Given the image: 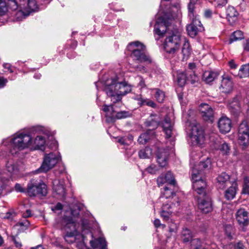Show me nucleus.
Instances as JSON below:
<instances>
[{"label": "nucleus", "instance_id": "obj_1", "mask_svg": "<svg viewBox=\"0 0 249 249\" xmlns=\"http://www.w3.org/2000/svg\"><path fill=\"white\" fill-rule=\"evenodd\" d=\"M81 233L78 230L79 224L76 223L72 218L66 217L64 218L63 230L65 232L64 238L68 244L74 242L77 243L79 249H83L86 239V234L89 235L92 239L90 240V246L95 249H107V242L105 239L99 238L93 239V234L90 232L87 219L81 220Z\"/></svg>", "mask_w": 249, "mask_h": 249}, {"label": "nucleus", "instance_id": "obj_2", "mask_svg": "<svg viewBox=\"0 0 249 249\" xmlns=\"http://www.w3.org/2000/svg\"><path fill=\"white\" fill-rule=\"evenodd\" d=\"M81 233L78 230L79 224L76 223L72 218L66 217L64 218L63 230L65 232L64 238L68 244L74 242L77 243L79 249H83L86 239V234L89 235L92 239L90 240V246L95 249H107V242L105 239L99 238L93 239V234L90 232L87 219L81 220Z\"/></svg>", "mask_w": 249, "mask_h": 249}, {"label": "nucleus", "instance_id": "obj_3", "mask_svg": "<svg viewBox=\"0 0 249 249\" xmlns=\"http://www.w3.org/2000/svg\"><path fill=\"white\" fill-rule=\"evenodd\" d=\"M161 196L160 197V200L163 202L160 212V216L163 220L167 221L169 219L170 216L172 213H177L179 210V202L178 200L176 203L172 202L170 200L165 201V199L170 198L174 194L171 189L167 187L164 188V191L161 192Z\"/></svg>", "mask_w": 249, "mask_h": 249}, {"label": "nucleus", "instance_id": "obj_4", "mask_svg": "<svg viewBox=\"0 0 249 249\" xmlns=\"http://www.w3.org/2000/svg\"><path fill=\"white\" fill-rule=\"evenodd\" d=\"M104 90L111 101L115 103L121 100L122 96L130 91L131 88L125 82H117L114 80L106 86Z\"/></svg>", "mask_w": 249, "mask_h": 249}, {"label": "nucleus", "instance_id": "obj_5", "mask_svg": "<svg viewBox=\"0 0 249 249\" xmlns=\"http://www.w3.org/2000/svg\"><path fill=\"white\" fill-rule=\"evenodd\" d=\"M32 143V137L30 135L22 132L17 133L10 140V152L12 155L17 154L21 150L31 148Z\"/></svg>", "mask_w": 249, "mask_h": 249}, {"label": "nucleus", "instance_id": "obj_6", "mask_svg": "<svg viewBox=\"0 0 249 249\" xmlns=\"http://www.w3.org/2000/svg\"><path fill=\"white\" fill-rule=\"evenodd\" d=\"M127 48L131 52V56L134 60L140 62L151 63L152 62V59L146 53L145 46L141 42L138 41L131 42Z\"/></svg>", "mask_w": 249, "mask_h": 249}, {"label": "nucleus", "instance_id": "obj_7", "mask_svg": "<svg viewBox=\"0 0 249 249\" xmlns=\"http://www.w3.org/2000/svg\"><path fill=\"white\" fill-rule=\"evenodd\" d=\"M197 0H190L188 5V16L192 19V23L187 26L188 34L192 37H195L198 32L203 30L202 24L198 19L196 18V15L194 11L195 4Z\"/></svg>", "mask_w": 249, "mask_h": 249}, {"label": "nucleus", "instance_id": "obj_8", "mask_svg": "<svg viewBox=\"0 0 249 249\" xmlns=\"http://www.w3.org/2000/svg\"><path fill=\"white\" fill-rule=\"evenodd\" d=\"M181 43V34L176 29L169 33L163 43L164 49L167 53L175 54L178 50Z\"/></svg>", "mask_w": 249, "mask_h": 249}, {"label": "nucleus", "instance_id": "obj_9", "mask_svg": "<svg viewBox=\"0 0 249 249\" xmlns=\"http://www.w3.org/2000/svg\"><path fill=\"white\" fill-rule=\"evenodd\" d=\"M61 156L58 153L50 152L45 154L42 163L36 172L46 173L52 169L61 160Z\"/></svg>", "mask_w": 249, "mask_h": 249}, {"label": "nucleus", "instance_id": "obj_10", "mask_svg": "<svg viewBox=\"0 0 249 249\" xmlns=\"http://www.w3.org/2000/svg\"><path fill=\"white\" fill-rule=\"evenodd\" d=\"M192 179L193 187L198 196H204L208 195L206 192L207 184L203 178V175H199L198 171L192 170Z\"/></svg>", "mask_w": 249, "mask_h": 249}, {"label": "nucleus", "instance_id": "obj_11", "mask_svg": "<svg viewBox=\"0 0 249 249\" xmlns=\"http://www.w3.org/2000/svg\"><path fill=\"white\" fill-rule=\"evenodd\" d=\"M26 192L30 196H34L38 195L45 196L47 194L48 191L45 184L39 182L35 179H32L28 184Z\"/></svg>", "mask_w": 249, "mask_h": 249}, {"label": "nucleus", "instance_id": "obj_12", "mask_svg": "<svg viewBox=\"0 0 249 249\" xmlns=\"http://www.w3.org/2000/svg\"><path fill=\"white\" fill-rule=\"evenodd\" d=\"M190 136L192 143L195 145H202L205 140L203 130L198 124H194L192 126Z\"/></svg>", "mask_w": 249, "mask_h": 249}, {"label": "nucleus", "instance_id": "obj_13", "mask_svg": "<svg viewBox=\"0 0 249 249\" xmlns=\"http://www.w3.org/2000/svg\"><path fill=\"white\" fill-rule=\"evenodd\" d=\"M19 7L20 11L18 12V14H22L24 16H28L31 13L36 11L38 9L35 0H28L27 2L24 0H20Z\"/></svg>", "mask_w": 249, "mask_h": 249}, {"label": "nucleus", "instance_id": "obj_14", "mask_svg": "<svg viewBox=\"0 0 249 249\" xmlns=\"http://www.w3.org/2000/svg\"><path fill=\"white\" fill-rule=\"evenodd\" d=\"M197 207L204 213H208L213 210L212 200L209 195L204 196H197Z\"/></svg>", "mask_w": 249, "mask_h": 249}, {"label": "nucleus", "instance_id": "obj_15", "mask_svg": "<svg viewBox=\"0 0 249 249\" xmlns=\"http://www.w3.org/2000/svg\"><path fill=\"white\" fill-rule=\"evenodd\" d=\"M199 109L203 119L213 123L214 121V112L212 107L207 104H200Z\"/></svg>", "mask_w": 249, "mask_h": 249}, {"label": "nucleus", "instance_id": "obj_16", "mask_svg": "<svg viewBox=\"0 0 249 249\" xmlns=\"http://www.w3.org/2000/svg\"><path fill=\"white\" fill-rule=\"evenodd\" d=\"M174 123L168 115L166 116L163 121L161 123V126L164 132L166 138H171L172 142H174V138L172 137Z\"/></svg>", "mask_w": 249, "mask_h": 249}, {"label": "nucleus", "instance_id": "obj_17", "mask_svg": "<svg viewBox=\"0 0 249 249\" xmlns=\"http://www.w3.org/2000/svg\"><path fill=\"white\" fill-rule=\"evenodd\" d=\"M218 127L222 133L229 132L231 128V123L230 119L225 116L221 117L218 122Z\"/></svg>", "mask_w": 249, "mask_h": 249}, {"label": "nucleus", "instance_id": "obj_18", "mask_svg": "<svg viewBox=\"0 0 249 249\" xmlns=\"http://www.w3.org/2000/svg\"><path fill=\"white\" fill-rule=\"evenodd\" d=\"M216 185L219 189H224L226 186L231 184L230 176L225 172L219 175L216 178Z\"/></svg>", "mask_w": 249, "mask_h": 249}, {"label": "nucleus", "instance_id": "obj_19", "mask_svg": "<svg viewBox=\"0 0 249 249\" xmlns=\"http://www.w3.org/2000/svg\"><path fill=\"white\" fill-rule=\"evenodd\" d=\"M236 219L240 225L247 226L249 223L248 213L243 208H240L236 212Z\"/></svg>", "mask_w": 249, "mask_h": 249}, {"label": "nucleus", "instance_id": "obj_20", "mask_svg": "<svg viewBox=\"0 0 249 249\" xmlns=\"http://www.w3.org/2000/svg\"><path fill=\"white\" fill-rule=\"evenodd\" d=\"M170 30V26L165 21H157L155 25L154 32L159 36H163L165 33Z\"/></svg>", "mask_w": 249, "mask_h": 249}, {"label": "nucleus", "instance_id": "obj_21", "mask_svg": "<svg viewBox=\"0 0 249 249\" xmlns=\"http://www.w3.org/2000/svg\"><path fill=\"white\" fill-rule=\"evenodd\" d=\"M226 18L231 25L234 24L238 20V12L233 6H229L226 10Z\"/></svg>", "mask_w": 249, "mask_h": 249}, {"label": "nucleus", "instance_id": "obj_22", "mask_svg": "<svg viewBox=\"0 0 249 249\" xmlns=\"http://www.w3.org/2000/svg\"><path fill=\"white\" fill-rule=\"evenodd\" d=\"M53 191L59 197H64L66 195L64 182L63 180H55L53 182Z\"/></svg>", "mask_w": 249, "mask_h": 249}, {"label": "nucleus", "instance_id": "obj_23", "mask_svg": "<svg viewBox=\"0 0 249 249\" xmlns=\"http://www.w3.org/2000/svg\"><path fill=\"white\" fill-rule=\"evenodd\" d=\"M211 160L207 158L205 160L200 161L197 165L195 166L193 170H196L198 171L199 175H203L206 173V171L211 167Z\"/></svg>", "mask_w": 249, "mask_h": 249}, {"label": "nucleus", "instance_id": "obj_24", "mask_svg": "<svg viewBox=\"0 0 249 249\" xmlns=\"http://www.w3.org/2000/svg\"><path fill=\"white\" fill-rule=\"evenodd\" d=\"M168 153L164 149H159L157 153V161L161 167H165L167 164Z\"/></svg>", "mask_w": 249, "mask_h": 249}, {"label": "nucleus", "instance_id": "obj_25", "mask_svg": "<svg viewBox=\"0 0 249 249\" xmlns=\"http://www.w3.org/2000/svg\"><path fill=\"white\" fill-rule=\"evenodd\" d=\"M166 182L173 185H175L176 184L174 177L170 172H168L164 177L161 176L157 178V183L159 186Z\"/></svg>", "mask_w": 249, "mask_h": 249}, {"label": "nucleus", "instance_id": "obj_26", "mask_svg": "<svg viewBox=\"0 0 249 249\" xmlns=\"http://www.w3.org/2000/svg\"><path fill=\"white\" fill-rule=\"evenodd\" d=\"M32 145L31 149L43 150L45 144V138L40 136H37L34 140L32 139Z\"/></svg>", "mask_w": 249, "mask_h": 249}, {"label": "nucleus", "instance_id": "obj_27", "mask_svg": "<svg viewBox=\"0 0 249 249\" xmlns=\"http://www.w3.org/2000/svg\"><path fill=\"white\" fill-rule=\"evenodd\" d=\"M220 88L222 89L223 92L230 93L233 88V84L231 79L228 76L223 77L221 81Z\"/></svg>", "mask_w": 249, "mask_h": 249}, {"label": "nucleus", "instance_id": "obj_28", "mask_svg": "<svg viewBox=\"0 0 249 249\" xmlns=\"http://www.w3.org/2000/svg\"><path fill=\"white\" fill-rule=\"evenodd\" d=\"M218 75V72L211 71H205L203 74L202 79L206 83L209 84L216 79Z\"/></svg>", "mask_w": 249, "mask_h": 249}, {"label": "nucleus", "instance_id": "obj_29", "mask_svg": "<svg viewBox=\"0 0 249 249\" xmlns=\"http://www.w3.org/2000/svg\"><path fill=\"white\" fill-rule=\"evenodd\" d=\"M160 122V118L157 114H151L146 122V125L147 126H151L152 129L156 128L159 125Z\"/></svg>", "mask_w": 249, "mask_h": 249}, {"label": "nucleus", "instance_id": "obj_30", "mask_svg": "<svg viewBox=\"0 0 249 249\" xmlns=\"http://www.w3.org/2000/svg\"><path fill=\"white\" fill-rule=\"evenodd\" d=\"M231 73L235 76L240 78L247 77L249 76V63L243 65L238 72H231Z\"/></svg>", "mask_w": 249, "mask_h": 249}, {"label": "nucleus", "instance_id": "obj_31", "mask_svg": "<svg viewBox=\"0 0 249 249\" xmlns=\"http://www.w3.org/2000/svg\"><path fill=\"white\" fill-rule=\"evenodd\" d=\"M103 110L106 113L107 121L108 123L113 122V115L115 113V110L112 106L104 105Z\"/></svg>", "mask_w": 249, "mask_h": 249}, {"label": "nucleus", "instance_id": "obj_32", "mask_svg": "<svg viewBox=\"0 0 249 249\" xmlns=\"http://www.w3.org/2000/svg\"><path fill=\"white\" fill-rule=\"evenodd\" d=\"M236 182H233L231 186L225 191V196L227 199H232L235 197L236 193Z\"/></svg>", "mask_w": 249, "mask_h": 249}, {"label": "nucleus", "instance_id": "obj_33", "mask_svg": "<svg viewBox=\"0 0 249 249\" xmlns=\"http://www.w3.org/2000/svg\"><path fill=\"white\" fill-rule=\"evenodd\" d=\"M154 132L147 130L146 132L141 134L138 140V142L142 144L146 143L153 136Z\"/></svg>", "mask_w": 249, "mask_h": 249}, {"label": "nucleus", "instance_id": "obj_34", "mask_svg": "<svg viewBox=\"0 0 249 249\" xmlns=\"http://www.w3.org/2000/svg\"><path fill=\"white\" fill-rule=\"evenodd\" d=\"M180 237L183 242H188L192 240L193 234L189 229L185 228L181 231Z\"/></svg>", "mask_w": 249, "mask_h": 249}, {"label": "nucleus", "instance_id": "obj_35", "mask_svg": "<svg viewBox=\"0 0 249 249\" xmlns=\"http://www.w3.org/2000/svg\"><path fill=\"white\" fill-rule=\"evenodd\" d=\"M238 141L243 148H246L249 145V135H238Z\"/></svg>", "mask_w": 249, "mask_h": 249}, {"label": "nucleus", "instance_id": "obj_36", "mask_svg": "<svg viewBox=\"0 0 249 249\" xmlns=\"http://www.w3.org/2000/svg\"><path fill=\"white\" fill-rule=\"evenodd\" d=\"M249 135V126L246 121L242 122L239 125L238 135Z\"/></svg>", "mask_w": 249, "mask_h": 249}, {"label": "nucleus", "instance_id": "obj_37", "mask_svg": "<svg viewBox=\"0 0 249 249\" xmlns=\"http://www.w3.org/2000/svg\"><path fill=\"white\" fill-rule=\"evenodd\" d=\"M152 154V149L146 147L144 149H141L139 152V156L141 159L149 158Z\"/></svg>", "mask_w": 249, "mask_h": 249}, {"label": "nucleus", "instance_id": "obj_38", "mask_svg": "<svg viewBox=\"0 0 249 249\" xmlns=\"http://www.w3.org/2000/svg\"><path fill=\"white\" fill-rule=\"evenodd\" d=\"M244 38L243 33L241 31H236L234 32L231 35L230 40L229 43L231 44L233 41H235L238 40H241Z\"/></svg>", "mask_w": 249, "mask_h": 249}, {"label": "nucleus", "instance_id": "obj_39", "mask_svg": "<svg viewBox=\"0 0 249 249\" xmlns=\"http://www.w3.org/2000/svg\"><path fill=\"white\" fill-rule=\"evenodd\" d=\"M133 140V137L129 135L127 137L118 138V142L122 145H128L132 143Z\"/></svg>", "mask_w": 249, "mask_h": 249}, {"label": "nucleus", "instance_id": "obj_40", "mask_svg": "<svg viewBox=\"0 0 249 249\" xmlns=\"http://www.w3.org/2000/svg\"><path fill=\"white\" fill-rule=\"evenodd\" d=\"M182 53L183 55V59H187L190 55L191 50L190 47L189 43L188 41H185L183 45Z\"/></svg>", "mask_w": 249, "mask_h": 249}, {"label": "nucleus", "instance_id": "obj_41", "mask_svg": "<svg viewBox=\"0 0 249 249\" xmlns=\"http://www.w3.org/2000/svg\"><path fill=\"white\" fill-rule=\"evenodd\" d=\"M186 81V75L184 72H179L177 75V82L179 86H183Z\"/></svg>", "mask_w": 249, "mask_h": 249}, {"label": "nucleus", "instance_id": "obj_42", "mask_svg": "<svg viewBox=\"0 0 249 249\" xmlns=\"http://www.w3.org/2000/svg\"><path fill=\"white\" fill-rule=\"evenodd\" d=\"M218 149L221 152L223 155H228L230 153V147L228 144L225 142L221 143Z\"/></svg>", "mask_w": 249, "mask_h": 249}, {"label": "nucleus", "instance_id": "obj_43", "mask_svg": "<svg viewBox=\"0 0 249 249\" xmlns=\"http://www.w3.org/2000/svg\"><path fill=\"white\" fill-rule=\"evenodd\" d=\"M113 122L116 119H121L129 116V112L127 111H120L115 113L113 115Z\"/></svg>", "mask_w": 249, "mask_h": 249}, {"label": "nucleus", "instance_id": "obj_44", "mask_svg": "<svg viewBox=\"0 0 249 249\" xmlns=\"http://www.w3.org/2000/svg\"><path fill=\"white\" fill-rule=\"evenodd\" d=\"M234 229L231 225H226L225 226V231L227 236L231 239L234 234Z\"/></svg>", "mask_w": 249, "mask_h": 249}, {"label": "nucleus", "instance_id": "obj_45", "mask_svg": "<svg viewBox=\"0 0 249 249\" xmlns=\"http://www.w3.org/2000/svg\"><path fill=\"white\" fill-rule=\"evenodd\" d=\"M155 97L156 98L158 102H159V103H162L164 100V93L162 91L159 89H157L155 93Z\"/></svg>", "mask_w": 249, "mask_h": 249}, {"label": "nucleus", "instance_id": "obj_46", "mask_svg": "<svg viewBox=\"0 0 249 249\" xmlns=\"http://www.w3.org/2000/svg\"><path fill=\"white\" fill-rule=\"evenodd\" d=\"M229 107L231 111L234 114L237 113L240 110V106L236 102H233L230 104Z\"/></svg>", "mask_w": 249, "mask_h": 249}, {"label": "nucleus", "instance_id": "obj_47", "mask_svg": "<svg viewBox=\"0 0 249 249\" xmlns=\"http://www.w3.org/2000/svg\"><path fill=\"white\" fill-rule=\"evenodd\" d=\"M229 107L231 111L234 114L237 113L240 110V106L236 102H233L230 104Z\"/></svg>", "mask_w": 249, "mask_h": 249}, {"label": "nucleus", "instance_id": "obj_48", "mask_svg": "<svg viewBox=\"0 0 249 249\" xmlns=\"http://www.w3.org/2000/svg\"><path fill=\"white\" fill-rule=\"evenodd\" d=\"M7 171L11 174H16L18 172V168L11 163H8L6 165Z\"/></svg>", "mask_w": 249, "mask_h": 249}, {"label": "nucleus", "instance_id": "obj_49", "mask_svg": "<svg viewBox=\"0 0 249 249\" xmlns=\"http://www.w3.org/2000/svg\"><path fill=\"white\" fill-rule=\"evenodd\" d=\"M7 10L6 4L4 0H0V16L3 15Z\"/></svg>", "mask_w": 249, "mask_h": 249}, {"label": "nucleus", "instance_id": "obj_50", "mask_svg": "<svg viewBox=\"0 0 249 249\" xmlns=\"http://www.w3.org/2000/svg\"><path fill=\"white\" fill-rule=\"evenodd\" d=\"M12 241H13L14 244L16 248L18 249L21 248L22 247V244L18 237L17 236H13Z\"/></svg>", "mask_w": 249, "mask_h": 249}, {"label": "nucleus", "instance_id": "obj_51", "mask_svg": "<svg viewBox=\"0 0 249 249\" xmlns=\"http://www.w3.org/2000/svg\"><path fill=\"white\" fill-rule=\"evenodd\" d=\"M242 193L244 194H249V182H248L247 179H245L244 181Z\"/></svg>", "mask_w": 249, "mask_h": 249}, {"label": "nucleus", "instance_id": "obj_52", "mask_svg": "<svg viewBox=\"0 0 249 249\" xmlns=\"http://www.w3.org/2000/svg\"><path fill=\"white\" fill-rule=\"evenodd\" d=\"M146 170L149 173L154 174L156 173L158 170V168L155 165L152 164L147 167Z\"/></svg>", "mask_w": 249, "mask_h": 249}, {"label": "nucleus", "instance_id": "obj_53", "mask_svg": "<svg viewBox=\"0 0 249 249\" xmlns=\"http://www.w3.org/2000/svg\"><path fill=\"white\" fill-rule=\"evenodd\" d=\"M143 102L142 106L146 105L153 108H155L156 106V104L153 101L149 99H144V102Z\"/></svg>", "mask_w": 249, "mask_h": 249}, {"label": "nucleus", "instance_id": "obj_54", "mask_svg": "<svg viewBox=\"0 0 249 249\" xmlns=\"http://www.w3.org/2000/svg\"><path fill=\"white\" fill-rule=\"evenodd\" d=\"M15 214L11 212H7L5 213H1L0 216L3 219H12Z\"/></svg>", "mask_w": 249, "mask_h": 249}, {"label": "nucleus", "instance_id": "obj_55", "mask_svg": "<svg viewBox=\"0 0 249 249\" xmlns=\"http://www.w3.org/2000/svg\"><path fill=\"white\" fill-rule=\"evenodd\" d=\"M133 98L138 102V104L140 106H142V104L143 103V102H144V98L142 97L141 95H136Z\"/></svg>", "mask_w": 249, "mask_h": 249}, {"label": "nucleus", "instance_id": "obj_56", "mask_svg": "<svg viewBox=\"0 0 249 249\" xmlns=\"http://www.w3.org/2000/svg\"><path fill=\"white\" fill-rule=\"evenodd\" d=\"M30 225V222L28 220L26 219H24L23 221H19L17 224V226H19L20 227H25V228H27Z\"/></svg>", "mask_w": 249, "mask_h": 249}, {"label": "nucleus", "instance_id": "obj_57", "mask_svg": "<svg viewBox=\"0 0 249 249\" xmlns=\"http://www.w3.org/2000/svg\"><path fill=\"white\" fill-rule=\"evenodd\" d=\"M136 70L138 71L141 72L142 73H146L147 72V70L146 68L142 65L137 66L136 68Z\"/></svg>", "mask_w": 249, "mask_h": 249}, {"label": "nucleus", "instance_id": "obj_58", "mask_svg": "<svg viewBox=\"0 0 249 249\" xmlns=\"http://www.w3.org/2000/svg\"><path fill=\"white\" fill-rule=\"evenodd\" d=\"M234 249H245V246L241 242H238L234 244Z\"/></svg>", "mask_w": 249, "mask_h": 249}, {"label": "nucleus", "instance_id": "obj_59", "mask_svg": "<svg viewBox=\"0 0 249 249\" xmlns=\"http://www.w3.org/2000/svg\"><path fill=\"white\" fill-rule=\"evenodd\" d=\"M62 208V205L60 203H57L54 207H52V210L53 211L55 212L57 210H61Z\"/></svg>", "mask_w": 249, "mask_h": 249}, {"label": "nucleus", "instance_id": "obj_60", "mask_svg": "<svg viewBox=\"0 0 249 249\" xmlns=\"http://www.w3.org/2000/svg\"><path fill=\"white\" fill-rule=\"evenodd\" d=\"M229 66L232 71L231 72H234V71L236 69L237 65L234 63L233 60H231L229 62Z\"/></svg>", "mask_w": 249, "mask_h": 249}, {"label": "nucleus", "instance_id": "obj_61", "mask_svg": "<svg viewBox=\"0 0 249 249\" xmlns=\"http://www.w3.org/2000/svg\"><path fill=\"white\" fill-rule=\"evenodd\" d=\"M7 82V80L2 77H0V89L3 88Z\"/></svg>", "mask_w": 249, "mask_h": 249}, {"label": "nucleus", "instance_id": "obj_62", "mask_svg": "<svg viewBox=\"0 0 249 249\" xmlns=\"http://www.w3.org/2000/svg\"><path fill=\"white\" fill-rule=\"evenodd\" d=\"M154 224L156 228H159L162 226L164 228L165 226L164 224H161L160 221L159 219H156L154 221Z\"/></svg>", "mask_w": 249, "mask_h": 249}, {"label": "nucleus", "instance_id": "obj_63", "mask_svg": "<svg viewBox=\"0 0 249 249\" xmlns=\"http://www.w3.org/2000/svg\"><path fill=\"white\" fill-rule=\"evenodd\" d=\"M15 190L17 192H24L25 190L22 187L20 184L17 183L15 186Z\"/></svg>", "mask_w": 249, "mask_h": 249}, {"label": "nucleus", "instance_id": "obj_64", "mask_svg": "<svg viewBox=\"0 0 249 249\" xmlns=\"http://www.w3.org/2000/svg\"><path fill=\"white\" fill-rule=\"evenodd\" d=\"M217 6H224L228 2L227 0H214Z\"/></svg>", "mask_w": 249, "mask_h": 249}]
</instances>
